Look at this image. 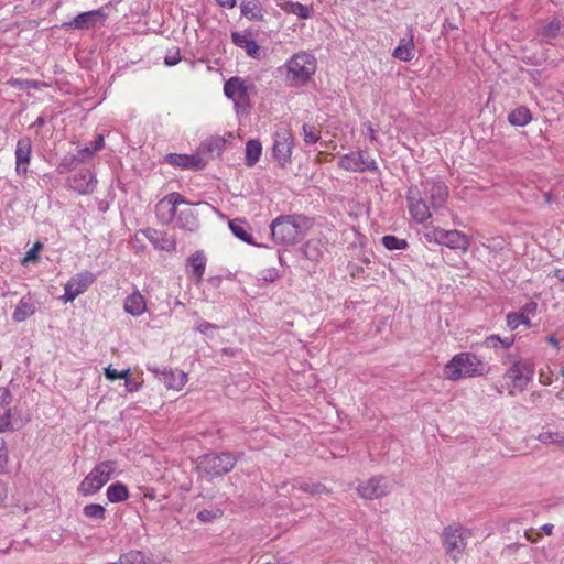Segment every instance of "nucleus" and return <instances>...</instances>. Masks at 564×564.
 I'll return each mask as SVG.
<instances>
[{
  "mask_svg": "<svg viewBox=\"0 0 564 564\" xmlns=\"http://www.w3.org/2000/svg\"><path fill=\"white\" fill-rule=\"evenodd\" d=\"M409 213L417 224H424L433 212L444 207L448 198V187L441 180L425 178L420 185H412L405 195Z\"/></svg>",
  "mask_w": 564,
  "mask_h": 564,
  "instance_id": "obj_1",
  "label": "nucleus"
},
{
  "mask_svg": "<svg viewBox=\"0 0 564 564\" xmlns=\"http://www.w3.org/2000/svg\"><path fill=\"white\" fill-rule=\"evenodd\" d=\"M314 218L303 214L280 215L271 221V236L275 243L291 246L314 226Z\"/></svg>",
  "mask_w": 564,
  "mask_h": 564,
  "instance_id": "obj_2",
  "label": "nucleus"
},
{
  "mask_svg": "<svg viewBox=\"0 0 564 564\" xmlns=\"http://www.w3.org/2000/svg\"><path fill=\"white\" fill-rule=\"evenodd\" d=\"M501 362L502 365H510L503 373L509 394L514 395L516 392L524 391L533 380L535 372L534 364L530 359H523L519 355L513 354H506Z\"/></svg>",
  "mask_w": 564,
  "mask_h": 564,
  "instance_id": "obj_3",
  "label": "nucleus"
},
{
  "mask_svg": "<svg viewBox=\"0 0 564 564\" xmlns=\"http://www.w3.org/2000/svg\"><path fill=\"white\" fill-rule=\"evenodd\" d=\"M237 457L230 452L208 453L197 458L196 473L207 480L223 477L234 469Z\"/></svg>",
  "mask_w": 564,
  "mask_h": 564,
  "instance_id": "obj_4",
  "label": "nucleus"
},
{
  "mask_svg": "<svg viewBox=\"0 0 564 564\" xmlns=\"http://www.w3.org/2000/svg\"><path fill=\"white\" fill-rule=\"evenodd\" d=\"M448 379L458 380L462 378L484 376L486 364L471 352H459L455 355L445 366Z\"/></svg>",
  "mask_w": 564,
  "mask_h": 564,
  "instance_id": "obj_5",
  "label": "nucleus"
},
{
  "mask_svg": "<svg viewBox=\"0 0 564 564\" xmlns=\"http://www.w3.org/2000/svg\"><path fill=\"white\" fill-rule=\"evenodd\" d=\"M117 462L104 460L97 464L78 485L83 497L96 495L116 474Z\"/></svg>",
  "mask_w": 564,
  "mask_h": 564,
  "instance_id": "obj_6",
  "label": "nucleus"
},
{
  "mask_svg": "<svg viewBox=\"0 0 564 564\" xmlns=\"http://www.w3.org/2000/svg\"><path fill=\"white\" fill-rule=\"evenodd\" d=\"M286 79L294 85L305 84L316 70V59L308 53L294 54L285 64Z\"/></svg>",
  "mask_w": 564,
  "mask_h": 564,
  "instance_id": "obj_7",
  "label": "nucleus"
},
{
  "mask_svg": "<svg viewBox=\"0 0 564 564\" xmlns=\"http://www.w3.org/2000/svg\"><path fill=\"white\" fill-rule=\"evenodd\" d=\"M473 536V531L459 523H453L444 528L442 533L443 545L446 553L454 558L464 553L467 541Z\"/></svg>",
  "mask_w": 564,
  "mask_h": 564,
  "instance_id": "obj_8",
  "label": "nucleus"
},
{
  "mask_svg": "<svg viewBox=\"0 0 564 564\" xmlns=\"http://www.w3.org/2000/svg\"><path fill=\"white\" fill-rule=\"evenodd\" d=\"M250 86L240 77L234 76L224 85V93L227 98L235 102L238 111H247L250 108Z\"/></svg>",
  "mask_w": 564,
  "mask_h": 564,
  "instance_id": "obj_9",
  "label": "nucleus"
},
{
  "mask_svg": "<svg viewBox=\"0 0 564 564\" xmlns=\"http://www.w3.org/2000/svg\"><path fill=\"white\" fill-rule=\"evenodd\" d=\"M180 204H188L185 197L173 192L160 199L155 205V216L162 225H170L176 217L177 206Z\"/></svg>",
  "mask_w": 564,
  "mask_h": 564,
  "instance_id": "obj_10",
  "label": "nucleus"
},
{
  "mask_svg": "<svg viewBox=\"0 0 564 564\" xmlns=\"http://www.w3.org/2000/svg\"><path fill=\"white\" fill-rule=\"evenodd\" d=\"M338 165L351 172H372L378 170L375 159L366 151L350 152L343 155L339 159Z\"/></svg>",
  "mask_w": 564,
  "mask_h": 564,
  "instance_id": "obj_11",
  "label": "nucleus"
},
{
  "mask_svg": "<svg viewBox=\"0 0 564 564\" xmlns=\"http://www.w3.org/2000/svg\"><path fill=\"white\" fill-rule=\"evenodd\" d=\"M147 370L150 371L155 379L161 381L166 389L180 391L187 382V375L184 371L172 368H159L156 365H147Z\"/></svg>",
  "mask_w": 564,
  "mask_h": 564,
  "instance_id": "obj_12",
  "label": "nucleus"
},
{
  "mask_svg": "<svg viewBox=\"0 0 564 564\" xmlns=\"http://www.w3.org/2000/svg\"><path fill=\"white\" fill-rule=\"evenodd\" d=\"M91 144V147L79 149L77 154H66L56 166V172L58 174H64L75 169V166L79 163L89 162L98 151L104 149L106 143Z\"/></svg>",
  "mask_w": 564,
  "mask_h": 564,
  "instance_id": "obj_13",
  "label": "nucleus"
},
{
  "mask_svg": "<svg viewBox=\"0 0 564 564\" xmlns=\"http://www.w3.org/2000/svg\"><path fill=\"white\" fill-rule=\"evenodd\" d=\"M96 278L89 272H80L72 276L64 286L62 300L64 303L73 302L78 295L83 294L94 282Z\"/></svg>",
  "mask_w": 564,
  "mask_h": 564,
  "instance_id": "obj_14",
  "label": "nucleus"
},
{
  "mask_svg": "<svg viewBox=\"0 0 564 564\" xmlns=\"http://www.w3.org/2000/svg\"><path fill=\"white\" fill-rule=\"evenodd\" d=\"M97 183L96 174L90 170H80L66 180V186L79 195L93 194Z\"/></svg>",
  "mask_w": 564,
  "mask_h": 564,
  "instance_id": "obj_15",
  "label": "nucleus"
},
{
  "mask_svg": "<svg viewBox=\"0 0 564 564\" xmlns=\"http://www.w3.org/2000/svg\"><path fill=\"white\" fill-rule=\"evenodd\" d=\"M359 496L367 500H375L386 497L390 488L383 476H373L357 487Z\"/></svg>",
  "mask_w": 564,
  "mask_h": 564,
  "instance_id": "obj_16",
  "label": "nucleus"
},
{
  "mask_svg": "<svg viewBox=\"0 0 564 564\" xmlns=\"http://www.w3.org/2000/svg\"><path fill=\"white\" fill-rule=\"evenodd\" d=\"M164 162L182 170L192 171H200L206 166L199 152L193 154L169 153L164 156Z\"/></svg>",
  "mask_w": 564,
  "mask_h": 564,
  "instance_id": "obj_17",
  "label": "nucleus"
},
{
  "mask_svg": "<svg viewBox=\"0 0 564 564\" xmlns=\"http://www.w3.org/2000/svg\"><path fill=\"white\" fill-rule=\"evenodd\" d=\"M107 14L102 9H96L77 14L73 20L64 22L62 28L66 30H87L95 26L97 20H106Z\"/></svg>",
  "mask_w": 564,
  "mask_h": 564,
  "instance_id": "obj_18",
  "label": "nucleus"
},
{
  "mask_svg": "<svg viewBox=\"0 0 564 564\" xmlns=\"http://www.w3.org/2000/svg\"><path fill=\"white\" fill-rule=\"evenodd\" d=\"M301 253L306 260L316 264L328 253V241L321 238H312L301 247Z\"/></svg>",
  "mask_w": 564,
  "mask_h": 564,
  "instance_id": "obj_19",
  "label": "nucleus"
},
{
  "mask_svg": "<svg viewBox=\"0 0 564 564\" xmlns=\"http://www.w3.org/2000/svg\"><path fill=\"white\" fill-rule=\"evenodd\" d=\"M538 308V303L534 301H529L524 305L521 306L519 313H508L506 317L507 326L514 330L519 327V325L523 324L528 327L531 326V322L529 319L530 315H535Z\"/></svg>",
  "mask_w": 564,
  "mask_h": 564,
  "instance_id": "obj_20",
  "label": "nucleus"
},
{
  "mask_svg": "<svg viewBox=\"0 0 564 564\" xmlns=\"http://www.w3.org/2000/svg\"><path fill=\"white\" fill-rule=\"evenodd\" d=\"M207 258L202 250L195 251L186 261V273L193 276L196 284L203 280Z\"/></svg>",
  "mask_w": 564,
  "mask_h": 564,
  "instance_id": "obj_21",
  "label": "nucleus"
},
{
  "mask_svg": "<svg viewBox=\"0 0 564 564\" xmlns=\"http://www.w3.org/2000/svg\"><path fill=\"white\" fill-rule=\"evenodd\" d=\"M442 246H446L451 249L459 250L465 253L470 247V238L466 234L456 229L446 230Z\"/></svg>",
  "mask_w": 564,
  "mask_h": 564,
  "instance_id": "obj_22",
  "label": "nucleus"
},
{
  "mask_svg": "<svg viewBox=\"0 0 564 564\" xmlns=\"http://www.w3.org/2000/svg\"><path fill=\"white\" fill-rule=\"evenodd\" d=\"M124 312L131 316L138 317L147 310V302L140 291H134L128 295L123 304Z\"/></svg>",
  "mask_w": 564,
  "mask_h": 564,
  "instance_id": "obj_23",
  "label": "nucleus"
},
{
  "mask_svg": "<svg viewBox=\"0 0 564 564\" xmlns=\"http://www.w3.org/2000/svg\"><path fill=\"white\" fill-rule=\"evenodd\" d=\"M231 40L236 46L243 48L250 57H258L259 45L253 39H251L250 34L243 32H232Z\"/></svg>",
  "mask_w": 564,
  "mask_h": 564,
  "instance_id": "obj_24",
  "label": "nucleus"
},
{
  "mask_svg": "<svg viewBox=\"0 0 564 564\" xmlns=\"http://www.w3.org/2000/svg\"><path fill=\"white\" fill-rule=\"evenodd\" d=\"M174 221L176 227L185 231H196L199 227V221L192 208L180 210Z\"/></svg>",
  "mask_w": 564,
  "mask_h": 564,
  "instance_id": "obj_25",
  "label": "nucleus"
},
{
  "mask_svg": "<svg viewBox=\"0 0 564 564\" xmlns=\"http://www.w3.org/2000/svg\"><path fill=\"white\" fill-rule=\"evenodd\" d=\"M31 156V143H17L15 171L19 175H25Z\"/></svg>",
  "mask_w": 564,
  "mask_h": 564,
  "instance_id": "obj_26",
  "label": "nucleus"
},
{
  "mask_svg": "<svg viewBox=\"0 0 564 564\" xmlns=\"http://www.w3.org/2000/svg\"><path fill=\"white\" fill-rule=\"evenodd\" d=\"M240 11L250 21H262L264 19L263 8L259 0H241Z\"/></svg>",
  "mask_w": 564,
  "mask_h": 564,
  "instance_id": "obj_27",
  "label": "nucleus"
},
{
  "mask_svg": "<svg viewBox=\"0 0 564 564\" xmlns=\"http://www.w3.org/2000/svg\"><path fill=\"white\" fill-rule=\"evenodd\" d=\"M229 229L232 232V235L235 237H237L238 239H240L241 241L249 243V245H256L253 241V237L249 231L250 226L246 220H243L241 218H235V219L230 220Z\"/></svg>",
  "mask_w": 564,
  "mask_h": 564,
  "instance_id": "obj_28",
  "label": "nucleus"
},
{
  "mask_svg": "<svg viewBox=\"0 0 564 564\" xmlns=\"http://www.w3.org/2000/svg\"><path fill=\"white\" fill-rule=\"evenodd\" d=\"M392 56L403 62H410L414 58L413 34L408 40L402 39L399 45L393 50Z\"/></svg>",
  "mask_w": 564,
  "mask_h": 564,
  "instance_id": "obj_29",
  "label": "nucleus"
},
{
  "mask_svg": "<svg viewBox=\"0 0 564 564\" xmlns=\"http://www.w3.org/2000/svg\"><path fill=\"white\" fill-rule=\"evenodd\" d=\"M35 312L34 304L31 300V297L23 296L19 303L17 304L13 314L12 319L14 322H24L28 317L33 315Z\"/></svg>",
  "mask_w": 564,
  "mask_h": 564,
  "instance_id": "obj_30",
  "label": "nucleus"
},
{
  "mask_svg": "<svg viewBox=\"0 0 564 564\" xmlns=\"http://www.w3.org/2000/svg\"><path fill=\"white\" fill-rule=\"evenodd\" d=\"M292 488L299 489V490L310 494L312 496L328 495L332 492V489L327 488L322 482H312V481H306V480H296L292 485Z\"/></svg>",
  "mask_w": 564,
  "mask_h": 564,
  "instance_id": "obj_31",
  "label": "nucleus"
},
{
  "mask_svg": "<svg viewBox=\"0 0 564 564\" xmlns=\"http://www.w3.org/2000/svg\"><path fill=\"white\" fill-rule=\"evenodd\" d=\"M106 497L111 503L123 502L129 498V489L123 482L117 481L107 488Z\"/></svg>",
  "mask_w": 564,
  "mask_h": 564,
  "instance_id": "obj_32",
  "label": "nucleus"
},
{
  "mask_svg": "<svg viewBox=\"0 0 564 564\" xmlns=\"http://www.w3.org/2000/svg\"><path fill=\"white\" fill-rule=\"evenodd\" d=\"M82 513L85 518L91 520L97 525L102 523L107 517V510L100 503H88L84 506Z\"/></svg>",
  "mask_w": 564,
  "mask_h": 564,
  "instance_id": "obj_33",
  "label": "nucleus"
},
{
  "mask_svg": "<svg viewBox=\"0 0 564 564\" xmlns=\"http://www.w3.org/2000/svg\"><path fill=\"white\" fill-rule=\"evenodd\" d=\"M115 564H156L151 557L143 552L132 550L122 554Z\"/></svg>",
  "mask_w": 564,
  "mask_h": 564,
  "instance_id": "obj_34",
  "label": "nucleus"
},
{
  "mask_svg": "<svg viewBox=\"0 0 564 564\" xmlns=\"http://www.w3.org/2000/svg\"><path fill=\"white\" fill-rule=\"evenodd\" d=\"M531 119H532L531 112L524 106H520V107L513 109L508 116L509 122L512 126H519V127L525 126L527 123H529L531 121Z\"/></svg>",
  "mask_w": 564,
  "mask_h": 564,
  "instance_id": "obj_35",
  "label": "nucleus"
},
{
  "mask_svg": "<svg viewBox=\"0 0 564 564\" xmlns=\"http://www.w3.org/2000/svg\"><path fill=\"white\" fill-rule=\"evenodd\" d=\"M292 144L293 143H273V156L282 166L286 165L291 160Z\"/></svg>",
  "mask_w": 564,
  "mask_h": 564,
  "instance_id": "obj_36",
  "label": "nucleus"
},
{
  "mask_svg": "<svg viewBox=\"0 0 564 564\" xmlns=\"http://www.w3.org/2000/svg\"><path fill=\"white\" fill-rule=\"evenodd\" d=\"M282 9L291 14H294L301 19H308L312 15V7L302 4L300 2L288 1L284 3Z\"/></svg>",
  "mask_w": 564,
  "mask_h": 564,
  "instance_id": "obj_37",
  "label": "nucleus"
},
{
  "mask_svg": "<svg viewBox=\"0 0 564 564\" xmlns=\"http://www.w3.org/2000/svg\"><path fill=\"white\" fill-rule=\"evenodd\" d=\"M381 242L383 247L390 251L393 250H404L409 247V243L405 239H400L397 236L386 235L382 237Z\"/></svg>",
  "mask_w": 564,
  "mask_h": 564,
  "instance_id": "obj_38",
  "label": "nucleus"
},
{
  "mask_svg": "<svg viewBox=\"0 0 564 564\" xmlns=\"http://www.w3.org/2000/svg\"><path fill=\"white\" fill-rule=\"evenodd\" d=\"M262 143H246V165L253 166L262 152Z\"/></svg>",
  "mask_w": 564,
  "mask_h": 564,
  "instance_id": "obj_39",
  "label": "nucleus"
},
{
  "mask_svg": "<svg viewBox=\"0 0 564 564\" xmlns=\"http://www.w3.org/2000/svg\"><path fill=\"white\" fill-rule=\"evenodd\" d=\"M445 231V229L440 227H425V230L423 231V239L426 242H434L442 246Z\"/></svg>",
  "mask_w": 564,
  "mask_h": 564,
  "instance_id": "obj_40",
  "label": "nucleus"
},
{
  "mask_svg": "<svg viewBox=\"0 0 564 564\" xmlns=\"http://www.w3.org/2000/svg\"><path fill=\"white\" fill-rule=\"evenodd\" d=\"M223 516H224V511L220 508H215V509H210V510L203 509V510L198 511L197 519L202 523H210V522H214L215 520L220 519Z\"/></svg>",
  "mask_w": 564,
  "mask_h": 564,
  "instance_id": "obj_41",
  "label": "nucleus"
},
{
  "mask_svg": "<svg viewBox=\"0 0 564 564\" xmlns=\"http://www.w3.org/2000/svg\"><path fill=\"white\" fill-rule=\"evenodd\" d=\"M14 415V409L8 408L4 413L0 415V434L12 431V417Z\"/></svg>",
  "mask_w": 564,
  "mask_h": 564,
  "instance_id": "obj_42",
  "label": "nucleus"
},
{
  "mask_svg": "<svg viewBox=\"0 0 564 564\" xmlns=\"http://www.w3.org/2000/svg\"><path fill=\"white\" fill-rule=\"evenodd\" d=\"M560 28H561L560 22L556 20H553L547 25H545L543 28L541 34L544 39H547V40L554 39L558 34Z\"/></svg>",
  "mask_w": 564,
  "mask_h": 564,
  "instance_id": "obj_43",
  "label": "nucleus"
},
{
  "mask_svg": "<svg viewBox=\"0 0 564 564\" xmlns=\"http://www.w3.org/2000/svg\"><path fill=\"white\" fill-rule=\"evenodd\" d=\"M144 236L149 239L150 242L154 246L156 249L164 250L166 247L160 242L159 236L161 232L156 231L155 229L148 228L143 231Z\"/></svg>",
  "mask_w": 564,
  "mask_h": 564,
  "instance_id": "obj_44",
  "label": "nucleus"
},
{
  "mask_svg": "<svg viewBox=\"0 0 564 564\" xmlns=\"http://www.w3.org/2000/svg\"><path fill=\"white\" fill-rule=\"evenodd\" d=\"M129 369L118 371L111 368V366H108L107 368H105V377L110 381H115L117 379H124L127 376H129Z\"/></svg>",
  "mask_w": 564,
  "mask_h": 564,
  "instance_id": "obj_45",
  "label": "nucleus"
},
{
  "mask_svg": "<svg viewBox=\"0 0 564 564\" xmlns=\"http://www.w3.org/2000/svg\"><path fill=\"white\" fill-rule=\"evenodd\" d=\"M538 440L543 444L561 443L563 438L558 433L542 432L539 434Z\"/></svg>",
  "mask_w": 564,
  "mask_h": 564,
  "instance_id": "obj_46",
  "label": "nucleus"
},
{
  "mask_svg": "<svg viewBox=\"0 0 564 564\" xmlns=\"http://www.w3.org/2000/svg\"><path fill=\"white\" fill-rule=\"evenodd\" d=\"M13 395L9 388L0 387V408H11Z\"/></svg>",
  "mask_w": 564,
  "mask_h": 564,
  "instance_id": "obj_47",
  "label": "nucleus"
},
{
  "mask_svg": "<svg viewBox=\"0 0 564 564\" xmlns=\"http://www.w3.org/2000/svg\"><path fill=\"white\" fill-rule=\"evenodd\" d=\"M217 329H219L218 325L207 322V321H203V319H199L198 324L196 326V330L204 335H207L208 332H210V330H217Z\"/></svg>",
  "mask_w": 564,
  "mask_h": 564,
  "instance_id": "obj_48",
  "label": "nucleus"
},
{
  "mask_svg": "<svg viewBox=\"0 0 564 564\" xmlns=\"http://www.w3.org/2000/svg\"><path fill=\"white\" fill-rule=\"evenodd\" d=\"M181 61L180 50L170 51L164 57V64L166 66H174Z\"/></svg>",
  "mask_w": 564,
  "mask_h": 564,
  "instance_id": "obj_49",
  "label": "nucleus"
},
{
  "mask_svg": "<svg viewBox=\"0 0 564 564\" xmlns=\"http://www.w3.org/2000/svg\"><path fill=\"white\" fill-rule=\"evenodd\" d=\"M261 276L265 282H274L276 279H279L280 274L278 269L269 268L262 271Z\"/></svg>",
  "mask_w": 564,
  "mask_h": 564,
  "instance_id": "obj_50",
  "label": "nucleus"
},
{
  "mask_svg": "<svg viewBox=\"0 0 564 564\" xmlns=\"http://www.w3.org/2000/svg\"><path fill=\"white\" fill-rule=\"evenodd\" d=\"M499 341H500V336L492 334L490 336H487L480 345L486 348L497 349L499 347Z\"/></svg>",
  "mask_w": 564,
  "mask_h": 564,
  "instance_id": "obj_51",
  "label": "nucleus"
},
{
  "mask_svg": "<svg viewBox=\"0 0 564 564\" xmlns=\"http://www.w3.org/2000/svg\"><path fill=\"white\" fill-rule=\"evenodd\" d=\"M42 248V245L40 242H36L25 254L23 262L34 261L37 259V253L40 249Z\"/></svg>",
  "mask_w": 564,
  "mask_h": 564,
  "instance_id": "obj_52",
  "label": "nucleus"
},
{
  "mask_svg": "<svg viewBox=\"0 0 564 564\" xmlns=\"http://www.w3.org/2000/svg\"><path fill=\"white\" fill-rule=\"evenodd\" d=\"M124 386H126V389L127 391L129 392H135V391H139V389L141 388V383L140 382H137L134 381L131 376H127L124 379Z\"/></svg>",
  "mask_w": 564,
  "mask_h": 564,
  "instance_id": "obj_53",
  "label": "nucleus"
},
{
  "mask_svg": "<svg viewBox=\"0 0 564 564\" xmlns=\"http://www.w3.org/2000/svg\"><path fill=\"white\" fill-rule=\"evenodd\" d=\"M8 464V451L4 445V441H1V447H0V474L4 470L6 466Z\"/></svg>",
  "mask_w": 564,
  "mask_h": 564,
  "instance_id": "obj_54",
  "label": "nucleus"
},
{
  "mask_svg": "<svg viewBox=\"0 0 564 564\" xmlns=\"http://www.w3.org/2000/svg\"><path fill=\"white\" fill-rule=\"evenodd\" d=\"M8 496V486L0 479V509L4 507L6 499Z\"/></svg>",
  "mask_w": 564,
  "mask_h": 564,
  "instance_id": "obj_55",
  "label": "nucleus"
},
{
  "mask_svg": "<svg viewBox=\"0 0 564 564\" xmlns=\"http://www.w3.org/2000/svg\"><path fill=\"white\" fill-rule=\"evenodd\" d=\"M17 84L19 88L21 89H30V88H36L37 83L34 80H15L13 85Z\"/></svg>",
  "mask_w": 564,
  "mask_h": 564,
  "instance_id": "obj_56",
  "label": "nucleus"
},
{
  "mask_svg": "<svg viewBox=\"0 0 564 564\" xmlns=\"http://www.w3.org/2000/svg\"><path fill=\"white\" fill-rule=\"evenodd\" d=\"M224 143H218V142H215V143H204L203 144V149L202 147L199 148L200 151H207V152H213L214 150H218L219 152L223 151V145Z\"/></svg>",
  "mask_w": 564,
  "mask_h": 564,
  "instance_id": "obj_57",
  "label": "nucleus"
},
{
  "mask_svg": "<svg viewBox=\"0 0 564 564\" xmlns=\"http://www.w3.org/2000/svg\"><path fill=\"white\" fill-rule=\"evenodd\" d=\"M514 344V336L510 337H500L499 347H502L505 349H509Z\"/></svg>",
  "mask_w": 564,
  "mask_h": 564,
  "instance_id": "obj_58",
  "label": "nucleus"
},
{
  "mask_svg": "<svg viewBox=\"0 0 564 564\" xmlns=\"http://www.w3.org/2000/svg\"><path fill=\"white\" fill-rule=\"evenodd\" d=\"M237 349L232 347H225L221 349L223 355L235 357L237 355Z\"/></svg>",
  "mask_w": 564,
  "mask_h": 564,
  "instance_id": "obj_59",
  "label": "nucleus"
},
{
  "mask_svg": "<svg viewBox=\"0 0 564 564\" xmlns=\"http://www.w3.org/2000/svg\"><path fill=\"white\" fill-rule=\"evenodd\" d=\"M546 341H547L549 344H551V345H552L553 347H555V348H558V346H560V341H558V339L556 338V336H555L554 334L549 335V336L546 337Z\"/></svg>",
  "mask_w": 564,
  "mask_h": 564,
  "instance_id": "obj_60",
  "label": "nucleus"
},
{
  "mask_svg": "<svg viewBox=\"0 0 564 564\" xmlns=\"http://www.w3.org/2000/svg\"><path fill=\"white\" fill-rule=\"evenodd\" d=\"M217 3L221 7L234 8L236 4V0H216Z\"/></svg>",
  "mask_w": 564,
  "mask_h": 564,
  "instance_id": "obj_61",
  "label": "nucleus"
},
{
  "mask_svg": "<svg viewBox=\"0 0 564 564\" xmlns=\"http://www.w3.org/2000/svg\"><path fill=\"white\" fill-rule=\"evenodd\" d=\"M554 525L551 523H545L541 527V530L546 534L551 535L553 533Z\"/></svg>",
  "mask_w": 564,
  "mask_h": 564,
  "instance_id": "obj_62",
  "label": "nucleus"
},
{
  "mask_svg": "<svg viewBox=\"0 0 564 564\" xmlns=\"http://www.w3.org/2000/svg\"><path fill=\"white\" fill-rule=\"evenodd\" d=\"M542 397V393L540 391H533L530 395H529V399L532 403H536Z\"/></svg>",
  "mask_w": 564,
  "mask_h": 564,
  "instance_id": "obj_63",
  "label": "nucleus"
},
{
  "mask_svg": "<svg viewBox=\"0 0 564 564\" xmlns=\"http://www.w3.org/2000/svg\"><path fill=\"white\" fill-rule=\"evenodd\" d=\"M351 275L356 276L357 274L364 272V269L362 267H359V265H352V269H351Z\"/></svg>",
  "mask_w": 564,
  "mask_h": 564,
  "instance_id": "obj_64",
  "label": "nucleus"
}]
</instances>
